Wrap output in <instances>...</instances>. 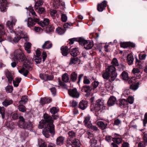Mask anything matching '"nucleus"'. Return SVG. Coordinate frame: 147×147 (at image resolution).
<instances>
[{
    "instance_id": "ddd939ff",
    "label": "nucleus",
    "mask_w": 147,
    "mask_h": 147,
    "mask_svg": "<svg viewBox=\"0 0 147 147\" xmlns=\"http://www.w3.org/2000/svg\"><path fill=\"white\" fill-rule=\"evenodd\" d=\"M97 106L95 107V110L96 111H98L100 110L101 107L102 108L104 105V101L100 99L97 100L96 102Z\"/></svg>"
},
{
    "instance_id": "f704fd0d",
    "label": "nucleus",
    "mask_w": 147,
    "mask_h": 147,
    "mask_svg": "<svg viewBox=\"0 0 147 147\" xmlns=\"http://www.w3.org/2000/svg\"><path fill=\"white\" fill-rule=\"evenodd\" d=\"M40 77L42 80L45 81L49 80V76L46 74H40Z\"/></svg>"
},
{
    "instance_id": "79ce46f5",
    "label": "nucleus",
    "mask_w": 147,
    "mask_h": 147,
    "mask_svg": "<svg viewBox=\"0 0 147 147\" xmlns=\"http://www.w3.org/2000/svg\"><path fill=\"white\" fill-rule=\"evenodd\" d=\"M128 104L127 101L125 99H122L120 101V106L123 105V107L124 106L127 105Z\"/></svg>"
},
{
    "instance_id": "a18cd8bd",
    "label": "nucleus",
    "mask_w": 147,
    "mask_h": 147,
    "mask_svg": "<svg viewBox=\"0 0 147 147\" xmlns=\"http://www.w3.org/2000/svg\"><path fill=\"white\" fill-rule=\"evenodd\" d=\"M5 89L6 91L8 93H11L13 89V86H6Z\"/></svg>"
},
{
    "instance_id": "e433bc0d",
    "label": "nucleus",
    "mask_w": 147,
    "mask_h": 147,
    "mask_svg": "<svg viewBox=\"0 0 147 147\" xmlns=\"http://www.w3.org/2000/svg\"><path fill=\"white\" fill-rule=\"evenodd\" d=\"M83 88L85 92L87 93H89L92 90L91 88L88 86H84Z\"/></svg>"
},
{
    "instance_id": "69168bd1",
    "label": "nucleus",
    "mask_w": 147,
    "mask_h": 147,
    "mask_svg": "<svg viewBox=\"0 0 147 147\" xmlns=\"http://www.w3.org/2000/svg\"><path fill=\"white\" fill-rule=\"evenodd\" d=\"M61 19L63 22H65L67 21V16L65 14H62L61 15Z\"/></svg>"
},
{
    "instance_id": "de8ad7c7",
    "label": "nucleus",
    "mask_w": 147,
    "mask_h": 147,
    "mask_svg": "<svg viewBox=\"0 0 147 147\" xmlns=\"http://www.w3.org/2000/svg\"><path fill=\"white\" fill-rule=\"evenodd\" d=\"M88 127L89 128H90L91 129L94 131H99V130L96 126L92 125V124H90Z\"/></svg>"
},
{
    "instance_id": "8fccbe9b",
    "label": "nucleus",
    "mask_w": 147,
    "mask_h": 147,
    "mask_svg": "<svg viewBox=\"0 0 147 147\" xmlns=\"http://www.w3.org/2000/svg\"><path fill=\"white\" fill-rule=\"evenodd\" d=\"M139 85V83L138 82L136 84L131 85L130 88L133 90H136L138 88Z\"/></svg>"
},
{
    "instance_id": "72a5a7b5",
    "label": "nucleus",
    "mask_w": 147,
    "mask_h": 147,
    "mask_svg": "<svg viewBox=\"0 0 147 147\" xmlns=\"http://www.w3.org/2000/svg\"><path fill=\"white\" fill-rule=\"evenodd\" d=\"M77 74L75 72H73L70 75V78L73 82H75L77 80Z\"/></svg>"
},
{
    "instance_id": "603ef678",
    "label": "nucleus",
    "mask_w": 147,
    "mask_h": 147,
    "mask_svg": "<svg viewBox=\"0 0 147 147\" xmlns=\"http://www.w3.org/2000/svg\"><path fill=\"white\" fill-rule=\"evenodd\" d=\"M141 62L139 60L137 59H136V66L140 68H142L143 66L141 65Z\"/></svg>"
},
{
    "instance_id": "bf43d9fd",
    "label": "nucleus",
    "mask_w": 147,
    "mask_h": 147,
    "mask_svg": "<svg viewBox=\"0 0 147 147\" xmlns=\"http://www.w3.org/2000/svg\"><path fill=\"white\" fill-rule=\"evenodd\" d=\"M6 5L1 4L0 5V9L1 11H6Z\"/></svg>"
},
{
    "instance_id": "aec40b11",
    "label": "nucleus",
    "mask_w": 147,
    "mask_h": 147,
    "mask_svg": "<svg viewBox=\"0 0 147 147\" xmlns=\"http://www.w3.org/2000/svg\"><path fill=\"white\" fill-rule=\"evenodd\" d=\"M101 74L103 78L106 80H108L110 76V74L106 70L102 72Z\"/></svg>"
},
{
    "instance_id": "9b49d317",
    "label": "nucleus",
    "mask_w": 147,
    "mask_h": 147,
    "mask_svg": "<svg viewBox=\"0 0 147 147\" xmlns=\"http://www.w3.org/2000/svg\"><path fill=\"white\" fill-rule=\"evenodd\" d=\"M68 94L71 97L76 98H78L80 96V94L76 88L68 90Z\"/></svg>"
},
{
    "instance_id": "f257e3e1",
    "label": "nucleus",
    "mask_w": 147,
    "mask_h": 147,
    "mask_svg": "<svg viewBox=\"0 0 147 147\" xmlns=\"http://www.w3.org/2000/svg\"><path fill=\"white\" fill-rule=\"evenodd\" d=\"M44 119L39 122L38 127L39 129H42L44 126L49 127H54L53 125V121L51 117L47 114H45L43 116Z\"/></svg>"
},
{
    "instance_id": "c756f323",
    "label": "nucleus",
    "mask_w": 147,
    "mask_h": 147,
    "mask_svg": "<svg viewBox=\"0 0 147 147\" xmlns=\"http://www.w3.org/2000/svg\"><path fill=\"white\" fill-rule=\"evenodd\" d=\"M51 99L50 98H44L40 100L41 104L43 105L45 104L48 103L51 101Z\"/></svg>"
},
{
    "instance_id": "f03ea898",
    "label": "nucleus",
    "mask_w": 147,
    "mask_h": 147,
    "mask_svg": "<svg viewBox=\"0 0 147 147\" xmlns=\"http://www.w3.org/2000/svg\"><path fill=\"white\" fill-rule=\"evenodd\" d=\"M15 36L13 38L12 42L16 43L18 42L21 38L24 39L25 41L28 40V36L27 34L19 28L16 30L15 32Z\"/></svg>"
},
{
    "instance_id": "49530a36",
    "label": "nucleus",
    "mask_w": 147,
    "mask_h": 147,
    "mask_svg": "<svg viewBox=\"0 0 147 147\" xmlns=\"http://www.w3.org/2000/svg\"><path fill=\"white\" fill-rule=\"evenodd\" d=\"M43 4V2L42 1L38 0L36 2L35 4V7L36 9L38 8V7L42 5Z\"/></svg>"
},
{
    "instance_id": "f8f14e48",
    "label": "nucleus",
    "mask_w": 147,
    "mask_h": 147,
    "mask_svg": "<svg viewBox=\"0 0 147 147\" xmlns=\"http://www.w3.org/2000/svg\"><path fill=\"white\" fill-rule=\"evenodd\" d=\"M107 4V2L105 1H103L100 3H98L97 5L98 11L99 12L102 11L105 8Z\"/></svg>"
},
{
    "instance_id": "412c9836",
    "label": "nucleus",
    "mask_w": 147,
    "mask_h": 147,
    "mask_svg": "<svg viewBox=\"0 0 147 147\" xmlns=\"http://www.w3.org/2000/svg\"><path fill=\"white\" fill-rule=\"evenodd\" d=\"M61 53L63 56H66L68 53V49L66 46H62L61 48Z\"/></svg>"
},
{
    "instance_id": "7c9ffc66",
    "label": "nucleus",
    "mask_w": 147,
    "mask_h": 147,
    "mask_svg": "<svg viewBox=\"0 0 147 147\" xmlns=\"http://www.w3.org/2000/svg\"><path fill=\"white\" fill-rule=\"evenodd\" d=\"M6 76L8 79V82L11 84L13 79L11 74L10 72H7L6 73Z\"/></svg>"
},
{
    "instance_id": "338daca9",
    "label": "nucleus",
    "mask_w": 147,
    "mask_h": 147,
    "mask_svg": "<svg viewBox=\"0 0 147 147\" xmlns=\"http://www.w3.org/2000/svg\"><path fill=\"white\" fill-rule=\"evenodd\" d=\"M79 39H78L76 38H72L70 39L69 40L70 42H69V43L70 44H73L74 43V42L77 41L78 42V40Z\"/></svg>"
},
{
    "instance_id": "c85d7f7f",
    "label": "nucleus",
    "mask_w": 147,
    "mask_h": 147,
    "mask_svg": "<svg viewBox=\"0 0 147 147\" xmlns=\"http://www.w3.org/2000/svg\"><path fill=\"white\" fill-rule=\"evenodd\" d=\"M31 47V44L30 43L28 42L25 44V49L28 53H30Z\"/></svg>"
},
{
    "instance_id": "0eeeda50",
    "label": "nucleus",
    "mask_w": 147,
    "mask_h": 147,
    "mask_svg": "<svg viewBox=\"0 0 147 147\" xmlns=\"http://www.w3.org/2000/svg\"><path fill=\"white\" fill-rule=\"evenodd\" d=\"M40 20L38 18H34L33 19L32 18L30 17L29 18L25 20V22H27V25L28 27L31 28L35 25V23H38Z\"/></svg>"
},
{
    "instance_id": "58836bf2",
    "label": "nucleus",
    "mask_w": 147,
    "mask_h": 147,
    "mask_svg": "<svg viewBox=\"0 0 147 147\" xmlns=\"http://www.w3.org/2000/svg\"><path fill=\"white\" fill-rule=\"evenodd\" d=\"M122 78L124 80H127L128 79V74L125 71H123L121 74Z\"/></svg>"
},
{
    "instance_id": "5701e85b",
    "label": "nucleus",
    "mask_w": 147,
    "mask_h": 147,
    "mask_svg": "<svg viewBox=\"0 0 147 147\" xmlns=\"http://www.w3.org/2000/svg\"><path fill=\"white\" fill-rule=\"evenodd\" d=\"M91 117L89 115H88L85 117L84 122L85 125L88 127L90 124H92L90 121Z\"/></svg>"
},
{
    "instance_id": "f3484780",
    "label": "nucleus",
    "mask_w": 147,
    "mask_h": 147,
    "mask_svg": "<svg viewBox=\"0 0 147 147\" xmlns=\"http://www.w3.org/2000/svg\"><path fill=\"white\" fill-rule=\"evenodd\" d=\"M5 30L3 25L0 24V42L3 41L2 36L5 35Z\"/></svg>"
},
{
    "instance_id": "09e8293b",
    "label": "nucleus",
    "mask_w": 147,
    "mask_h": 147,
    "mask_svg": "<svg viewBox=\"0 0 147 147\" xmlns=\"http://www.w3.org/2000/svg\"><path fill=\"white\" fill-rule=\"evenodd\" d=\"M5 111V108L3 107H1L0 106V113L3 119H4V118Z\"/></svg>"
},
{
    "instance_id": "a878e982",
    "label": "nucleus",
    "mask_w": 147,
    "mask_h": 147,
    "mask_svg": "<svg viewBox=\"0 0 147 147\" xmlns=\"http://www.w3.org/2000/svg\"><path fill=\"white\" fill-rule=\"evenodd\" d=\"M72 147H80V143L79 141L77 139H75L72 141Z\"/></svg>"
},
{
    "instance_id": "6e6d98bb",
    "label": "nucleus",
    "mask_w": 147,
    "mask_h": 147,
    "mask_svg": "<svg viewBox=\"0 0 147 147\" xmlns=\"http://www.w3.org/2000/svg\"><path fill=\"white\" fill-rule=\"evenodd\" d=\"M132 73L136 75V74L140 73V69L136 68H134L132 71Z\"/></svg>"
},
{
    "instance_id": "774afa93",
    "label": "nucleus",
    "mask_w": 147,
    "mask_h": 147,
    "mask_svg": "<svg viewBox=\"0 0 147 147\" xmlns=\"http://www.w3.org/2000/svg\"><path fill=\"white\" fill-rule=\"evenodd\" d=\"M145 143L143 142H140L138 146V147H145Z\"/></svg>"
},
{
    "instance_id": "4c0bfd02",
    "label": "nucleus",
    "mask_w": 147,
    "mask_h": 147,
    "mask_svg": "<svg viewBox=\"0 0 147 147\" xmlns=\"http://www.w3.org/2000/svg\"><path fill=\"white\" fill-rule=\"evenodd\" d=\"M56 32L59 34H62L65 32V30L60 27H58L56 29Z\"/></svg>"
},
{
    "instance_id": "9d476101",
    "label": "nucleus",
    "mask_w": 147,
    "mask_h": 147,
    "mask_svg": "<svg viewBox=\"0 0 147 147\" xmlns=\"http://www.w3.org/2000/svg\"><path fill=\"white\" fill-rule=\"evenodd\" d=\"M17 22V20L13 18H11V21H8L6 23V25L8 28L10 29V32H13V27L15 25L16 23Z\"/></svg>"
},
{
    "instance_id": "423d86ee",
    "label": "nucleus",
    "mask_w": 147,
    "mask_h": 147,
    "mask_svg": "<svg viewBox=\"0 0 147 147\" xmlns=\"http://www.w3.org/2000/svg\"><path fill=\"white\" fill-rule=\"evenodd\" d=\"M105 70L111 74V80L112 81H114L117 76V74L115 72V67L113 65H111L108 67Z\"/></svg>"
},
{
    "instance_id": "5fc2aeb1",
    "label": "nucleus",
    "mask_w": 147,
    "mask_h": 147,
    "mask_svg": "<svg viewBox=\"0 0 147 147\" xmlns=\"http://www.w3.org/2000/svg\"><path fill=\"white\" fill-rule=\"evenodd\" d=\"M28 100L27 96H23L22 97L21 100L19 101V103L20 104H21L22 102H24L25 103Z\"/></svg>"
},
{
    "instance_id": "6e6552de",
    "label": "nucleus",
    "mask_w": 147,
    "mask_h": 147,
    "mask_svg": "<svg viewBox=\"0 0 147 147\" xmlns=\"http://www.w3.org/2000/svg\"><path fill=\"white\" fill-rule=\"evenodd\" d=\"M19 121L18 122V125L20 128L26 129L28 127V124L25 121L23 117L20 116L19 117Z\"/></svg>"
},
{
    "instance_id": "c9c22d12",
    "label": "nucleus",
    "mask_w": 147,
    "mask_h": 147,
    "mask_svg": "<svg viewBox=\"0 0 147 147\" xmlns=\"http://www.w3.org/2000/svg\"><path fill=\"white\" fill-rule=\"evenodd\" d=\"M69 77L68 74H65L62 76V79L63 81L65 82H67L69 81Z\"/></svg>"
},
{
    "instance_id": "13d9d810",
    "label": "nucleus",
    "mask_w": 147,
    "mask_h": 147,
    "mask_svg": "<svg viewBox=\"0 0 147 147\" xmlns=\"http://www.w3.org/2000/svg\"><path fill=\"white\" fill-rule=\"evenodd\" d=\"M112 64L115 66H118L119 63L117 60L115 58H114L111 62Z\"/></svg>"
},
{
    "instance_id": "864d4df0",
    "label": "nucleus",
    "mask_w": 147,
    "mask_h": 147,
    "mask_svg": "<svg viewBox=\"0 0 147 147\" xmlns=\"http://www.w3.org/2000/svg\"><path fill=\"white\" fill-rule=\"evenodd\" d=\"M134 99L133 97L132 96H129L127 99V101L128 103L130 104H132L134 102Z\"/></svg>"
},
{
    "instance_id": "680f3d73",
    "label": "nucleus",
    "mask_w": 147,
    "mask_h": 147,
    "mask_svg": "<svg viewBox=\"0 0 147 147\" xmlns=\"http://www.w3.org/2000/svg\"><path fill=\"white\" fill-rule=\"evenodd\" d=\"M83 82L84 84H90V81L86 76H85L84 77Z\"/></svg>"
},
{
    "instance_id": "a211bd4d",
    "label": "nucleus",
    "mask_w": 147,
    "mask_h": 147,
    "mask_svg": "<svg viewBox=\"0 0 147 147\" xmlns=\"http://www.w3.org/2000/svg\"><path fill=\"white\" fill-rule=\"evenodd\" d=\"M96 125L102 130H104L107 128V124H105L103 121H98L97 122Z\"/></svg>"
},
{
    "instance_id": "4be33fe9",
    "label": "nucleus",
    "mask_w": 147,
    "mask_h": 147,
    "mask_svg": "<svg viewBox=\"0 0 147 147\" xmlns=\"http://www.w3.org/2000/svg\"><path fill=\"white\" fill-rule=\"evenodd\" d=\"M49 20L48 19H44L43 22H38V24L42 27H44L45 26L48 25L49 23Z\"/></svg>"
},
{
    "instance_id": "6ab92c4d",
    "label": "nucleus",
    "mask_w": 147,
    "mask_h": 147,
    "mask_svg": "<svg viewBox=\"0 0 147 147\" xmlns=\"http://www.w3.org/2000/svg\"><path fill=\"white\" fill-rule=\"evenodd\" d=\"M127 61L128 64L131 65L133 63L134 61V58L133 55L130 54L127 56Z\"/></svg>"
},
{
    "instance_id": "1a4fd4ad",
    "label": "nucleus",
    "mask_w": 147,
    "mask_h": 147,
    "mask_svg": "<svg viewBox=\"0 0 147 147\" xmlns=\"http://www.w3.org/2000/svg\"><path fill=\"white\" fill-rule=\"evenodd\" d=\"M30 66L28 64L24 63L22 67L18 71L19 72L22 74L24 76H26L28 74L29 71L28 69L29 68Z\"/></svg>"
},
{
    "instance_id": "4d7b16f0",
    "label": "nucleus",
    "mask_w": 147,
    "mask_h": 147,
    "mask_svg": "<svg viewBox=\"0 0 147 147\" xmlns=\"http://www.w3.org/2000/svg\"><path fill=\"white\" fill-rule=\"evenodd\" d=\"M50 111L52 114H55L58 111V109L56 107H53L50 109Z\"/></svg>"
},
{
    "instance_id": "a19ab883",
    "label": "nucleus",
    "mask_w": 147,
    "mask_h": 147,
    "mask_svg": "<svg viewBox=\"0 0 147 147\" xmlns=\"http://www.w3.org/2000/svg\"><path fill=\"white\" fill-rule=\"evenodd\" d=\"M68 134L69 137L70 138H74L76 136V133L73 131H70L68 132Z\"/></svg>"
},
{
    "instance_id": "7ed1b4c3",
    "label": "nucleus",
    "mask_w": 147,
    "mask_h": 147,
    "mask_svg": "<svg viewBox=\"0 0 147 147\" xmlns=\"http://www.w3.org/2000/svg\"><path fill=\"white\" fill-rule=\"evenodd\" d=\"M13 56L15 59L19 61H23L26 59L24 51L21 49L16 50L13 53Z\"/></svg>"
},
{
    "instance_id": "2eb2a0df",
    "label": "nucleus",
    "mask_w": 147,
    "mask_h": 147,
    "mask_svg": "<svg viewBox=\"0 0 147 147\" xmlns=\"http://www.w3.org/2000/svg\"><path fill=\"white\" fill-rule=\"evenodd\" d=\"M88 106V102L84 100L81 101L79 104V107L81 109L84 110Z\"/></svg>"
},
{
    "instance_id": "2f4dec72",
    "label": "nucleus",
    "mask_w": 147,
    "mask_h": 147,
    "mask_svg": "<svg viewBox=\"0 0 147 147\" xmlns=\"http://www.w3.org/2000/svg\"><path fill=\"white\" fill-rule=\"evenodd\" d=\"M119 135L116 134H114V138H112V140L115 143L117 144H119Z\"/></svg>"
},
{
    "instance_id": "393cba45",
    "label": "nucleus",
    "mask_w": 147,
    "mask_h": 147,
    "mask_svg": "<svg viewBox=\"0 0 147 147\" xmlns=\"http://www.w3.org/2000/svg\"><path fill=\"white\" fill-rule=\"evenodd\" d=\"M64 138L62 136L58 137L56 140V144L57 145H62L64 142Z\"/></svg>"
},
{
    "instance_id": "b1692460",
    "label": "nucleus",
    "mask_w": 147,
    "mask_h": 147,
    "mask_svg": "<svg viewBox=\"0 0 147 147\" xmlns=\"http://www.w3.org/2000/svg\"><path fill=\"white\" fill-rule=\"evenodd\" d=\"M105 87L107 90L111 92L113 88V86L111 85L110 82H107L105 84Z\"/></svg>"
},
{
    "instance_id": "473e14b6",
    "label": "nucleus",
    "mask_w": 147,
    "mask_h": 147,
    "mask_svg": "<svg viewBox=\"0 0 147 147\" xmlns=\"http://www.w3.org/2000/svg\"><path fill=\"white\" fill-rule=\"evenodd\" d=\"M21 78H16L15 80L13 81V83L14 86L16 87L18 86L19 84L21 82Z\"/></svg>"
},
{
    "instance_id": "37998d69",
    "label": "nucleus",
    "mask_w": 147,
    "mask_h": 147,
    "mask_svg": "<svg viewBox=\"0 0 147 147\" xmlns=\"http://www.w3.org/2000/svg\"><path fill=\"white\" fill-rule=\"evenodd\" d=\"M18 109L19 111L24 112L26 111V108L24 105L20 104L18 106Z\"/></svg>"
},
{
    "instance_id": "bb28decb",
    "label": "nucleus",
    "mask_w": 147,
    "mask_h": 147,
    "mask_svg": "<svg viewBox=\"0 0 147 147\" xmlns=\"http://www.w3.org/2000/svg\"><path fill=\"white\" fill-rule=\"evenodd\" d=\"M78 53V48H73L72 50L70 52L71 55L73 57L77 56Z\"/></svg>"
},
{
    "instance_id": "20e7f679",
    "label": "nucleus",
    "mask_w": 147,
    "mask_h": 147,
    "mask_svg": "<svg viewBox=\"0 0 147 147\" xmlns=\"http://www.w3.org/2000/svg\"><path fill=\"white\" fill-rule=\"evenodd\" d=\"M78 41L79 44L83 45L84 48L87 50L90 49L93 46L92 42L85 40L82 38H79Z\"/></svg>"
},
{
    "instance_id": "39448f33",
    "label": "nucleus",
    "mask_w": 147,
    "mask_h": 147,
    "mask_svg": "<svg viewBox=\"0 0 147 147\" xmlns=\"http://www.w3.org/2000/svg\"><path fill=\"white\" fill-rule=\"evenodd\" d=\"M45 128L42 130L43 135L47 138L50 137L49 133L53 135L54 134V127H49L48 126H44Z\"/></svg>"
},
{
    "instance_id": "c03bdc74",
    "label": "nucleus",
    "mask_w": 147,
    "mask_h": 147,
    "mask_svg": "<svg viewBox=\"0 0 147 147\" xmlns=\"http://www.w3.org/2000/svg\"><path fill=\"white\" fill-rule=\"evenodd\" d=\"M78 58L77 57H73L71 59L70 64H76L78 61Z\"/></svg>"
},
{
    "instance_id": "ea45409f",
    "label": "nucleus",
    "mask_w": 147,
    "mask_h": 147,
    "mask_svg": "<svg viewBox=\"0 0 147 147\" xmlns=\"http://www.w3.org/2000/svg\"><path fill=\"white\" fill-rule=\"evenodd\" d=\"M54 27L51 25H49L46 27V31L47 32H50L53 31Z\"/></svg>"
},
{
    "instance_id": "3c124183",
    "label": "nucleus",
    "mask_w": 147,
    "mask_h": 147,
    "mask_svg": "<svg viewBox=\"0 0 147 147\" xmlns=\"http://www.w3.org/2000/svg\"><path fill=\"white\" fill-rule=\"evenodd\" d=\"M91 146L93 147L96 145L97 143V140L95 138H93L90 141Z\"/></svg>"
},
{
    "instance_id": "052dcab7",
    "label": "nucleus",
    "mask_w": 147,
    "mask_h": 147,
    "mask_svg": "<svg viewBox=\"0 0 147 147\" xmlns=\"http://www.w3.org/2000/svg\"><path fill=\"white\" fill-rule=\"evenodd\" d=\"M120 46L121 47L126 48L128 47V42H124L120 43Z\"/></svg>"
},
{
    "instance_id": "cd10ccee",
    "label": "nucleus",
    "mask_w": 147,
    "mask_h": 147,
    "mask_svg": "<svg viewBox=\"0 0 147 147\" xmlns=\"http://www.w3.org/2000/svg\"><path fill=\"white\" fill-rule=\"evenodd\" d=\"M13 102V101L11 99H6L2 102V104L3 106L5 107H7L8 105L12 104Z\"/></svg>"
},
{
    "instance_id": "e2e57ef3",
    "label": "nucleus",
    "mask_w": 147,
    "mask_h": 147,
    "mask_svg": "<svg viewBox=\"0 0 147 147\" xmlns=\"http://www.w3.org/2000/svg\"><path fill=\"white\" fill-rule=\"evenodd\" d=\"M34 59L36 63L37 64L39 63L41 61V58L40 57H34Z\"/></svg>"
},
{
    "instance_id": "0e129e2a",
    "label": "nucleus",
    "mask_w": 147,
    "mask_h": 147,
    "mask_svg": "<svg viewBox=\"0 0 147 147\" xmlns=\"http://www.w3.org/2000/svg\"><path fill=\"white\" fill-rule=\"evenodd\" d=\"M143 125L144 127L146 126V124L147 123V113L145 114L144 117L143 121Z\"/></svg>"
},
{
    "instance_id": "dca6fc26",
    "label": "nucleus",
    "mask_w": 147,
    "mask_h": 147,
    "mask_svg": "<svg viewBox=\"0 0 147 147\" xmlns=\"http://www.w3.org/2000/svg\"><path fill=\"white\" fill-rule=\"evenodd\" d=\"M52 44L51 41H47L42 45V48L44 49H49L52 47Z\"/></svg>"
},
{
    "instance_id": "4468645a",
    "label": "nucleus",
    "mask_w": 147,
    "mask_h": 147,
    "mask_svg": "<svg viewBox=\"0 0 147 147\" xmlns=\"http://www.w3.org/2000/svg\"><path fill=\"white\" fill-rule=\"evenodd\" d=\"M116 102V99L113 96H111L107 101V104L108 106L111 107L114 105Z\"/></svg>"
}]
</instances>
